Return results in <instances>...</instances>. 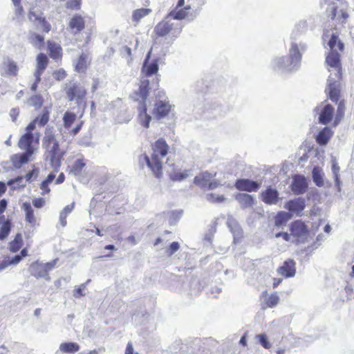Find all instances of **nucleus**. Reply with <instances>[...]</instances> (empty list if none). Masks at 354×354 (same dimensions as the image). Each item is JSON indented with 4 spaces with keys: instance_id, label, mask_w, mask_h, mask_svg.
<instances>
[{
    "instance_id": "1",
    "label": "nucleus",
    "mask_w": 354,
    "mask_h": 354,
    "mask_svg": "<svg viewBox=\"0 0 354 354\" xmlns=\"http://www.w3.org/2000/svg\"><path fill=\"white\" fill-rule=\"evenodd\" d=\"M328 45L330 51L326 57V63L328 66V70L330 71V77L335 80L333 83L328 85V97L334 102L337 103L340 97V88L336 82L342 78V67L341 63L340 53L344 51V44L339 39V35L332 34Z\"/></svg>"
},
{
    "instance_id": "2",
    "label": "nucleus",
    "mask_w": 354,
    "mask_h": 354,
    "mask_svg": "<svg viewBox=\"0 0 354 354\" xmlns=\"http://www.w3.org/2000/svg\"><path fill=\"white\" fill-rule=\"evenodd\" d=\"M151 158L143 153L140 156V161H145L154 176L160 178L162 176V158L167 155L169 146L164 138H159L151 144Z\"/></svg>"
},
{
    "instance_id": "3",
    "label": "nucleus",
    "mask_w": 354,
    "mask_h": 354,
    "mask_svg": "<svg viewBox=\"0 0 354 354\" xmlns=\"http://www.w3.org/2000/svg\"><path fill=\"white\" fill-rule=\"evenodd\" d=\"M149 93V81L148 80H142L139 88L135 91L131 95V98L133 101L138 102V121L139 124L145 129L149 127V123L151 120V116L147 113V100Z\"/></svg>"
},
{
    "instance_id": "4",
    "label": "nucleus",
    "mask_w": 354,
    "mask_h": 354,
    "mask_svg": "<svg viewBox=\"0 0 354 354\" xmlns=\"http://www.w3.org/2000/svg\"><path fill=\"white\" fill-rule=\"evenodd\" d=\"M42 143L43 147L49 153L52 167L57 169L61 165V161L64 153L61 151L55 135L52 131H46Z\"/></svg>"
},
{
    "instance_id": "5",
    "label": "nucleus",
    "mask_w": 354,
    "mask_h": 354,
    "mask_svg": "<svg viewBox=\"0 0 354 354\" xmlns=\"http://www.w3.org/2000/svg\"><path fill=\"white\" fill-rule=\"evenodd\" d=\"M64 91L68 101H75L77 106L82 107V113L80 116V118H82L87 106V90L80 83L69 82L65 85Z\"/></svg>"
},
{
    "instance_id": "6",
    "label": "nucleus",
    "mask_w": 354,
    "mask_h": 354,
    "mask_svg": "<svg viewBox=\"0 0 354 354\" xmlns=\"http://www.w3.org/2000/svg\"><path fill=\"white\" fill-rule=\"evenodd\" d=\"M168 17L159 21L153 28V35L156 38L166 37H177L182 31L180 24L171 22Z\"/></svg>"
},
{
    "instance_id": "7",
    "label": "nucleus",
    "mask_w": 354,
    "mask_h": 354,
    "mask_svg": "<svg viewBox=\"0 0 354 354\" xmlns=\"http://www.w3.org/2000/svg\"><path fill=\"white\" fill-rule=\"evenodd\" d=\"M289 230L294 242L297 244L304 243L309 236V228L308 225L301 220H295L289 225Z\"/></svg>"
},
{
    "instance_id": "8",
    "label": "nucleus",
    "mask_w": 354,
    "mask_h": 354,
    "mask_svg": "<svg viewBox=\"0 0 354 354\" xmlns=\"http://www.w3.org/2000/svg\"><path fill=\"white\" fill-rule=\"evenodd\" d=\"M57 263V259L46 263H39L38 261L33 262L30 266V272L31 275L36 278H45L50 279L48 272L54 268Z\"/></svg>"
},
{
    "instance_id": "9",
    "label": "nucleus",
    "mask_w": 354,
    "mask_h": 354,
    "mask_svg": "<svg viewBox=\"0 0 354 354\" xmlns=\"http://www.w3.org/2000/svg\"><path fill=\"white\" fill-rule=\"evenodd\" d=\"M76 119L77 115L71 111H66L62 118L64 127L69 130V134L73 136H76L80 131L84 123L83 120H80L74 128L71 129Z\"/></svg>"
},
{
    "instance_id": "10",
    "label": "nucleus",
    "mask_w": 354,
    "mask_h": 354,
    "mask_svg": "<svg viewBox=\"0 0 354 354\" xmlns=\"http://www.w3.org/2000/svg\"><path fill=\"white\" fill-rule=\"evenodd\" d=\"M7 207V201L6 199L0 201V220L3 221V223L0 227V240L6 239L11 231L12 224L10 220H5V216L2 214L6 211Z\"/></svg>"
},
{
    "instance_id": "11",
    "label": "nucleus",
    "mask_w": 354,
    "mask_h": 354,
    "mask_svg": "<svg viewBox=\"0 0 354 354\" xmlns=\"http://www.w3.org/2000/svg\"><path fill=\"white\" fill-rule=\"evenodd\" d=\"M172 106L169 101L157 100L153 109V115L156 120H161L168 116L171 111Z\"/></svg>"
},
{
    "instance_id": "12",
    "label": "nucleus",
    "mask_w": 354,
    "mask_h": 354,
    "mask_svg": "<svg viewBox=\"0 0 354 354\" xmlns=\"http://www.w3.org/2000/svg\"><path fill=\"white\" fill-rule=\"evenodd\" d=\"M28 19L35 24L37 27L43 32L48 33L51 30L50 24L46 20L43 14L37 15L35 12L30 10L28 12Z\"/></svg>"
},
{
    "instance_id": "13",
    "label": "nucleus",
    "mask_w": 354,
    "mask_h": 354,
    "mask_svg": "<svg viewBox=\"0 0 354 354\" xmlns=\"http://www.w3.org/2000/svg\"><path fill=\"white\" fill-rule=\"evenodd\" d=\"M261 183L246 178L238 179L234 183L236 189L248 192H257L261 187Z\"/></svg>"
},
{
    "instance_id": "14",
    "label": "nucleus",
    "mask_w": 354,
    "mask_h": 354,
    "mask_svg": "<svg viewBox=\"0 0 354 354\" xmlns=\"http://www.w3.org/2000/svg\"><path fill=\"white\" fill-rule=\"evenodd\" d=\"M290 188L295 194L299 195L305 193L308 188V183L306 178L299 174L293 176Z\"/></svg>"
},
{
    "instance_id": "15",
    "label": "nucleus",
    "mask_w": 354,
    "mask_h": 354,
    "mask_svg": "<svg viewBox=\"0 0 354 354\" xmlns=\"http://www.w3.org/2000/svg\"><path fill=\"white\" fill-rule=\"evenodd\" d=\"M284 207L289 211V213L300 216L306 207L305 200L301 197L290 200L285 204Z\"/></svg>"
},
{
    "instance_id": "16",
    "label": "nucleus",
    "mask_w": 354,
    "mask_h": 354,
    "mask_svg": "<svg viewBox=\"0 0 354 354\" xmlns=\"http://www.w3.org/2000/svg\"><path fill=\"white\" fill-rule=\"evenodd\" d=\"M68 26L72 34H80L85 28V19L81 15L76 14L71 18Z\"/></svg>"
},
{
    "instance_id": "17",
    "label": "nucleus",
    "mask_w": 354,
    "mask_h": 354,
    "mask_svg": "<svg viewBox=\"0 0 354 354\" xmlns=\"http://www.w3.org/2000/svg\"><path fill=\"white\" fill-rule=\"evenodd\" d=\"M277 271L279 274L285 278L293 277L296 274V263L293 259H288L277 268Z\"/></svg>"
},
{
    "instance_id": "18",
    "label": "nucleus",
    "mask_w": 354,
    "mask_h": 354,
    "mask_svg": "<svg viewBox=\"0 0 354 354\" xmlns=\"http://www.w3.org/2000/svg\"><path fill=\"white\" fill-rule=\"evenodd\" d=\"M261 198L262 201L267 205L276 204L279 200V192L277 189L269 187L261 192Z\"/></svg>"
},
{
    "instance_id": "19",
    "label": "nucleus",
    "mask_w": 354,
    "mask_h": 354,
    "mask_svg": "<svg viewBox=\"0 0 354 354\" xmlns=\"http://www.w3.org/2000/svg\"><path fill=\"white\" fill-rule=\"evenodd\" d=\"M35 138L33 133H25L19 140L18 147L23 150L26 151H31L34 153V149L32 144L34 142Z\"/></svg>"
},
{
    "instance_id": "20",
    "label": "nucleus",
    "mask_w": 354,
    "mask_h": 354,
    "mask_svg": "<svg viewBox=\"0 0 354 354\" xmlns=\"http://www.w3.org/2000/svg\"><path fill=\"white\" fill-rule=\"evenodd\" d=\"M91 64V59L86 53H82L77 58L75 65V71L79 73L86 72Z\"/></svg>"
},
{
    "instance_id": "21",
    "label": "nucleus",
    "mask_w": 354,
    "mask_h": 354,
    "mask_svg": "<svg viewBox=\"0 0 354 354\" xmlns=\"http://www.w3.org/2000/svg\"><path fill=\"white\" fill-rule=\"evenodd\" d=\"M150 53H148L146 59L143 64L142 68V73L147 77L151 76L152 75L156 74L158 71L159 67L158 60H153L151 63L148 64L149 59Z\"/></svg>"
},
{
    "instance_id": "22",
    "label": "nucleus",
    "mask_w": 354,
    "mask_h": 354,
    "mask_svg": "<svg viewBox=\"0 0 354 354\" xmlns=\"http://www.w3.org/2000/svg\"><path fill=\"white\" fill-rule=\"evenodd\" d=\"M334 115V108L331 104H326L322 109L319 117V122L322 124H327L331 122Z\"/></svg>"
},
{
    "instance_id": "23",
    "label": "nucleus",
    "mask_w": 354,
    "mask_h": 354,
    "mask_svg": "<svg viewBox=\"0 0 354 354\" xmlns=\"http://www.w3.org/2000/svg\"><path fill=\"white\" fill-rule=\"evenodd\" d=\"M49 56L54 60H61L63 55L62 46L50 40L47 41Z\"/></svg>"
},
{
    "instance_id": "24",
    "label": "nucleus",
    "mask_w": 354,
    "mask_h": 354,
    "mask_svg": "<svg viewBox=\"0 0 354 354\" xmlns=\"http://www.w3.org/2000/svg\"><path fill=\"white\" fill-rule=\"evenodd\" d=\"M216 176V173L213 175L207 171L202 172L195 176L194 183L203 189H206L209 180Z\"/></svg>"
},
{
    "instance_id": "25",
    "label": "nucleus",
    "mask_w": 354,
    "mask_h": 354,
    "mask_svg": "<svg viewBox=\"0 0 354 354\" xmlns=\"http://www.w3.org/2000/svg\"><path fill=\"white\" fill-rule=\"evenodd\" d=\"M33 153L31 151H26L23 153H17L11 157L12 165L16 168L21 167L24 164L29 161L30 156Z\"/></svg>"
},
{
    "instance_id": "26",
    "label": "nucleus",
    "mask_w": 354,
    "mask_h": 354,
    "mask_svg": "<svg viewBox=\"0 0 354 354\" xmlns=\"http://www.w3.org/2000/svg\"><path fill=\"white\" fill-rule=\"evenodd\" d=\"M235 199L243 209L252 207L254 204V198L248 194H238L235 196Z\"/></svg>"
},
{
    "instance_id": "27",
    "label": "nucleus",
    "mask_w": 354,
    "mask_h": 354,
    "mask_svg": "<svg viewBox=\"0 0 354 354\" xmlns=\"http://www.w3.org/2000/svg\"><path fill=\"white\" fill-rule=\"evenodd\" d=\"M333 135V131L329 127H324L317 134L316 142L319 145H326Z\"/></svg>"
},
{
    "instance_id": "28",
    "label": "nucleus",
    "mask_w": 354,
    "mask_h": 354,
    "mask_svg": "<svg viewBox=\"0 0 354 354\" xmlns=\"http://www.w3.org/2000/svg\"><path fill=\"white\" fill-rule=\"evenodd\" d=\"M37 65L35 73L41 75L44 71L47 68L48 59L44 53H39L36 58Z\"/></svg>"
},
{
    "instance_id": "29",
    "label": "nucleus",
    "mask_w": 354,
    "mask_h": 354,
    "mask_svg": "<svg viewBox=\"0 0 354 354\" xmlns=\"http://www.w3.org/2000/svg\"><path fill=\"white\" fill-rule=\"evenodd\" d=\"M24 245L23 236L21 233H17L13 240L8 243V250L12 253L20 250Z\"/></svg>"
},
{
    "instance_id": "30",
    "label": "nucleus",
    "mask_w": 354,
    "mask_h": 354,
    "mask_svg": "<svg viewBox=\"0 0 354 354\" xmlns=\"http://www.w3.org/2000/svg\"><path fill=\"white\" fill-rule=\"evenodd\" d=\"M191 9L189 6L184 8L174 9L167 15V17H171L174 19L182 20L185 19L188 15V11Z\"/></svg>"
},
{
    "instance_id": "31",
    "label": "nucleus",
    "mask_w": 354,
    "mask_h": 354,
    "mask_svg": "<svg viewBox=\"0 0 354 354\" xmlns=\"http://www.w3.org/2000/svg\"><path fill=\"white\" fill-rule=\"evenodd\" d=\"M291 217L292 214L289 212L284 211L279 212L274 217V225L278 227L285 226Z\"/></svg>"
},
{
    "instance_id": "32",
    "label": "nucleus",
    "mask_w": 354,
    "mask_h": 354,
    "mask_svg": "<svg viewBox=\"0 0 354 354\" xmlns=\"http://www.w3.org/2000/svg\"><path fill=\"white\" fill-rule=\"evenodd\" d=\"M22 209L25 212L26 221L32 225H35L36 223V218L31 205L27 202L24 203L22 205Z\"/></svg>"
},
{
    "instance_id": "33",
    "label": "nucleus",
    "mask_w": 354,
    "mask_h": 354,
    "mask_svg": "<svg viewBox=\"0 0 354 354\" xmlns=\"http://www.w3.org/2000/svg\"><path fill=\"white\" fill-rule=\"evenodd\" d=\"M262 296L265 297L264 304L266 308H273L276 306L279 301V298L277 292L268 296L267 291H265Z\"/></svg>"
},
{
    "instance_id": "34",
    "label": "nucleus",
    "mask_w": 354,
    "mask_h": 354,
    "mask_svg": "<svg viewBox=\"0 0 354 354\" xmlns=\"http://www.w3.org/2000/svg\"><path fill=\"white\" fill-rule=\"evenodd\" d=\"M289 56L291 64H297L301 62L302 55L297 44H292Z\"/></svg>"
},
{
    "instance_id": "35",
    "label": "nucleus",
    "mask_w": 354,
    "mask_h": 354,
    "mask_svg": "<svg viewBox=\"0 0 354 354\" xmlns=\"http://www.w3.org/2000/svg\"><path fill=\"white\" fill-rule=\"evenodd\" d=\"M50 119V111L47 107H45L41 114L37 115L34 120L38 124L39 127H44L49 121Z\"/></svg>"
},
{
    "instance_id": "36",
    "label": "nucleus",
    "mask_w": 354,
    "mask_h": 354,
    "mask_svg": "<svg viewBox=\"0 0 354 354\" xmlns=\"http://www.w3.org/2000/svg\"><path fill=\"white\" fill-rule=\"evenodd\" d=\"M86 163L84 158L77 159L76 161L73 162V164L70 167L69 171L70 173L77 176L81 174L82 169L85 167Z\"/></svg>"
},
{
    "instance_id": "37",
    "label": "nucleus",
    "mask_w": 354,
    "mask_h": 354,
    "mask_svg": "<svg viewBox=\"0 0 354 354\" xmlns=\"http://www.w3.org/2000/svg\"><path fill=\"white\" fill-rule=\"evenodd\" d=\"M59 349L65 353H75L80 349V346L75 342H65L60 345Z\"/></svg>"
},
{
    "instance_id": "38",
    "label": "nucleus",
    "mask_w": 354,
    "mask_h": 354,
    "mask_svg": "<svg viewBox=\"0 0 354 354\" xmlns=\"http://www.w3.org/2000/svg\"><path fill=\"white\" fill-rule=\"evenodd\" d=\"M151 12V10L149 8H139L136 9L133 12L132 20L134 22H139L141 19L149 15Z\"/></svg>"
},
{
    "instance_id": "39",
    "label": "nucleus",
    "mask_w": 354,
    "mask_h": 354,
    "mask_svg": "<svg viewBox=\"0 0 354 354\" xmlns=\"http://www.w3.org/2000/svg\"><path fill=\"white\" fill-rule=\"evenodd\" d=\"M30 42L36 48L41 49L44 46V37L36 32H32L30 37Z\"/></svg>"
},
{
    "instance_id": "40",
    "label": "nucleus",
    "mask_w": 354,
    "mask_h": 354,
    "mask_svg": "<svg viewBox=\"0 0 354 354\" xmlns=\"http://www.w3.org/2000/svg\"><path fill=\"white\" fill-rule=\"evenodd\" d=\"M313 179L315 185L318 187L324 185V180L322 174V169L319 167H315L312 171Z\"/></svg>"
},
{
    "instance_id": "41",
    "label": "nucleus",
    "mask_w": 354,
    "mask_h": 354,
    "mask_svg": "<svg viewBox=\"0 0 354 354\" xmlns=\"http://www.w3.org/2000/svg\"><path fill=\"white\" fill-rule=\"evenodd\" d=\"M21 259V256H19V254L15 255L13 257H8L3 261L2 263L0 265V269H3L10 265H17Z\"/></svg>"
},
{
    "instance_id": "42",
    "label": "nucleus",
    "mask_w": 354,
    "mask_h": 354,
    "mask_svg": "<svg viewBox=\"0 0 354 354\" xmlns=\"http://www.w3.org/2000/svg\"><path fill=\"white\" fill-rule=\"evenodd\" d=\"M344 110H345L344 101L341 100L338 104L337 114H336L335 121H334V126H337L339 123V122L341 121L342 118L344 117Z\"/></svg>"
},
{
    "instance_id": "43",
    "label": "nucleus",
    "mask_w": 354,
    "mask_h": 354,
    "mask_svg": "<svg viewBox=\"0 0 354 354\" xmlns=\"http://www.w3.org/2000/svg\"><path fill=\"white\" fill-rule=\"evenodd\" d=\"M189 176V171H173L169 174L170 178L174 181H180Z\"/></svg>"
},
{
    "instance_id": "44",
    "label": "nucleus",
    "mask_w": 354,
    "mask_h": 354,
    "mask_svg": "<svg viewBox=\"0 0 354 354\" xmlns=\"http://www.w3.org/2000/svg\"><path fill=\"white\" fill-rule=\"evenodd\" d=\"M6 72L8 75L16 76L18 73V67L13 61H8L6 64Z\"/></svg>"
},
{
    "instance_id": "45",
    "label": "nucleus",
    "mask_w": 354,
    "mask_h": 354,
    "mask_svg": "<svg viewBox=\"0 0 354 354\" xmlns=\"http://www.w3.org/2000/svg\"><path fill=\"white\" fill-rule=\"evenodd\" d=\"M30 104L35 109H40L44 104V99L41 95H34L30 98Z\"/></svg>"
},
{
    "instance_id": "46",
    "label": "nucleus",
    "mask_w": 354,
    "mask_h": 354,
    "mask_svg": "<svg viewBox=\"0 0 354 354\" xmlns=\"http://www.w3.org/2000/svg\"><path fill=\"white\" fill-rule=\"evenodd\" d=\"M82 0H68L66 3V8L72 10H79L81 8Z\"/></svg>"
},
{
    "instance_id": "47",
    "label": "nucleus",
    "mask_w": 354,
    "mask_h": 354,
    "mask_svg": "<svg viewBox=\"0 0 354 354\" xmlns=\"http://www.w3.org/2000/svg\"><path fill=\"white\" fill-rule=\"evenodd\" d=\"M180 248V245L177 241L172 242L165 250V253L168 257H171Z\"/></svg>"
},
{
    "instance_id": "48",
    "label": "nucleus",
    "mask_w": 354,
    "mask_h": 354,
    "mask_svg": "<svg viewBox=\"0 0 354 354\" xmlns=\"http://www.w3.org/2000/svg\"><path fill=\"white\" fill-rule=\"evenodd\" d=\"M208 201L212 203H218L225 201V198L223 195H215L214 194H209L207 196Z\"/></svg>"
},
{
    "instance_id": "49",
    "label": "nucleus",
    "mask_w": 354,
    "mask_h": 354,
    "mask_svg": "<svg viewBox=\"0 0 354 354\" xmlns=\"http://www.w3.org/2000/svg\"><path fill=\"white\" fill-rule=\"evenodd\" d=\"M53 75L56 80L61 81L66 77L67 73L64 69L60 68L57 71H55L53 73Z\"/></svg>"
},
{
    "instance_id": "50",
    "label": "nucleus",
    "mask_w": 354,
    "mask_h": 354,
    "mask_svg": "<svg viewBox=\"0 0 354 354\" xmlns=\"http://www.w3.org/2000/svg\"><path fill=\"white\" fill-rule=\"evenodd\" d=\"M257 337L263 348L269 349L271 347V344L268 342L266 334L258 335Z\"/></svg>"
},
{
    "instance_id": "51",
    "label": "nucleus",
    "mask_w": 354,
    "mask_h": 354,
    "mask_svg": "<svg viewBox=\"0 0 354 354\" xmlns=\"http://www.w3.org/2000/svg\"><path fill=\"white\" fill-rule=\"evenodd\" d=\"M46 204V201L43 198H37L32 200V205L35 208H41Z\"/></svg>"
},
{
    "instance_id": "52",
    "label": "nucleus",
    "mask_w": 354,
    "mask_h": 354,
    "mask_svg": "<svg viewBox=\"0 0 354 354\" xmlns=\"http://www.w3.org/2000/svg\"><path fill=\"white\" fill-rule=\"evenodd\" d=\"M38 174V170L33 169L32 171L28 172L25 176L26 181L30 182L32 178H36Z\"/></svg>"
},
{
    "instance_id": "53",
    "label": "nucleus",
    "mask_w": 354,
    "mask_h": 354,
    "mask_svg": "<svg viewBox=\"0 0 354 354\" xmlns=\"http://www.w3.org/2000/svg\"><path fill=\"white\" fill-rule=\"evenodd\" d=\"M221 185V183L218 180H214L213 178L209 180V183L207 187V189L212 190L218 187Z\"/></svg>"
},
{
    "instance_id": "54",
    "label": "nucleus",
    "mask_w": 354,
    "mask_h": 354,
    "mask_svg": "<svg viewBox=\"0 0 354 354\" xmlns=\"http://www.w3.org/2000/svg\"><path fill=\"white\" fill-rule=\"evenodd\" d=\"M34 75L35 77V80L34 83L31 85L30 89L32 91L35 92L37 89L38 84L41 82V75H38V74H35V73L34 74Z\"/></svg>"
},
{
    "instance_id": "55",
    "label": "nucleus",
    "mask_w": 354,
    "mask_h": 354,
    "mask_svg": "<svg viewBox=\"0 0 354 354\" xmlns=\"http://www.w3.org/2000/svg\"><path fill=\"white\" fill-rule=\"evenodd\" d=\"M49 184H48L44 180L41 183L40 188L42 190L41 194L45 195L50 192V189L48 187Z\"/></svg>"
},
{
    "instance_id": "56",
    "label": "nucleus",
    "mask_w": 354,
    "mask_h": 354,
    "mask_svg": "<svg viewBox=\"0 0 354 354\" xmlns=\"http://www.w3.org/2000/svg\"><path fill=\"white\" fill-rule=\"evenodd\" d=\"M74 207H75V203H73L70 205H66L63 209V210L61 212V213H62V214L65 213V214L68 216L70 213H71V212L73 210Z\"/></svg>"
},
{
    "instance_id": "57",
    "label": "nucleus",
    "mask_w": 354,
    "mask_h": 354,
    "mask_svg": "<svg viewBox=\"0 0 354 354\" xmlns=\"http://www.w3.org/2000/svg\"><path fill=\"white\" fill-rule=\"evenodd\" d=\"M36 124L37 123L34 120L32 122H30L26 127V133H32V131L35 130L36 127Z\"/></svg>"
},
{
    "instance_id": "58",
    "label": "nucleus",
    "mask_w": 354,
    "mask_h": 354,
    "mask_svg": "<svg viewBox=\"0 0 354 354\" xmlns=\"http://www.w3.org/2000/svg\"><path fill=\"white\" fill-rule=\"evenodd\" d=\"M14 5L15 6V14L19 17L23 16L24 11L22 6L21 5V3Z\"/></svg>"
},
{
    "instance_id": "59",
    "label": "nucleus",
    "mask_w": 354,
    "mask_h": 354,
    "mask_svg": "<svg viewBox=\"0 0 354 354\" xmlns=\"http://www.w3.org/2000/svg\"><path fill=\"white\" fill-rule=\"evenodd\" d=\"M337 12V7L333 5L330 11V14L328 15V17H330L331 20H334L336 17Z\"/></svg>"
},
{
    "instance_id": "60",
    "label": "nucleus",
    "mask_w": 354,
    "mask_h": 354,
    "mask_svg": "<svg viewBox=\"0 0 354 354\" xmlns=\"http://www.w3.org/2000/svg\"><path fill=\"white\" fill-rule=\"evenodd\" d=\"M67 215L64 214H62L60 212L59 214V222H60V224L62 225V226L63 227H65L66 225V223H67V221H66V218H67Z\"/></svg>"
},
{
    "instance_id": "61",
    "label": "nucleus",
    "mask_w": 354,
    "mask_h": 354,
    "mask_svg": "<svg viewBox=\"0 0 354 354\" xmlns=\"http://www.w3.org/2000/svg\"><path fill=\"white\" fill-rule=\"evenodd\" d=\"M125 354H138V353H133V347L131 342H129L127 344Z\"/></svg>"
},
{
    "instance_id": "62",
    "label": "nucleus",
    "mask_w": 354,
    "mask_h": 354,
    "mask_svg": "<svg viewBox=\"0 0 354 354\" xmlns=\"http://www.w3.org/2000/svg\"><path fill=\"white\" fill-rule=\"evenodd\" d=\"M332 170L333 173V176L339 175V167L337 163L334 162L332 165Z\"/></svg>"
},
{
    "instance_id": "63",
    "label": "nucleus",
    "mask_w": 354,
    "mask_h": 354,
    "mask_svg": "<svg viewBox=\"0 0 354 354\" xmlns=\"http://www.w3.org/2000/svg\"><path fill=\"white\" fill-rule=\"evenodd\" d=\"M22 180H23V177L22 176H18V177H17V178H15L14 179L10 180L8 182V185H14L16 183L21 182Z\"/></svg>"
},
{
    "instance_id": "64",
    "label": "nucleus",
    "mask_w": 354,
    "mask_h": 354,
    "mask_svg": "<svg viewBox=\"0 0 354 354\" xmlns=\"http://www.w3.org/2000/svg\"><path fill=\"white\" fill-rule=\"evenodd\" d=\"M281 237L286 241H290L292 237L291 233L282 232Z\"/></svg>"
}]
</instances>
